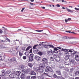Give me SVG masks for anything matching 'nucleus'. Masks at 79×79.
I'll list each match as a JSON object with an SVG mask.
<instances>
[{"instance_id":"53","label":"nucleus","mask_w":79,"mask_h":79,"mask_svg":"<svg viewBox=\"0 0 79 79\" xmlns=\"http://www.w3.org/2000/svg\"><path fill=\"white\" fill-rule=\"evenodd\" d=\"M62 2H64L65 3H66V1H64V0H61Z\"/></svg>"},{"instance_id":"15","label":"nucleus","mask_w":79,"mask_h":79,"mask_svg":"<svg viewBox=\"0 0 79 79\" xmlns=\"http://www.w3.org/2000/svg\"><path fill=\"white\" fill-rule=\"evenodd\" d=\"M60 57L59 56H57L56 58L55 59V61H57V62H58V61H60Z\"/></svg>"},{"instance_id":"28","label":"nucleus","mask_w":79,"mask_h":79,"mask_svg":"<svg viewBox=\"0 0 79 79\" xmlns=\"http://www.w3.org/2000/svg\"><path fill=\"white\" fill-rule=\"evenodd\" d=\"M36 77H37L35 76H32L31 77V79H36Z\"/></svg>"},{"instance_id":"14","label":"nucleus","mask_w":79,"mask_h":79,"mask_svg":"<svg viewBox=\"0 0 79 79\" xmlns=\"http://www.w3.org/2000/svg\"><path fill=\"white\" fill-rule=\"evenodd\" d=\"M56 74L59 76H61V71L60 70H57L56 71Z\"/></svg>"},{"instance_id":"33","label":"nucleus","mask_w":79,"mask_h":79,"mask_svg":"<svg viewBox=\"0 0 79 79\" xmlns=\"http://www.w3.org/2000/svg\"><path fill=\"white\" fill-rule=\"evenodd\" d=\"M10 73H11V71H10V70H8L6 71V74H9Z\"/></svg>"},{"instance_id":"45","label":"nucleus","mask_w":79,"mask_h":79,"mask_svg":"<svg viewBox=\"0 0 79 79\" xmlns=\"http://www.w3.org/2000/svg\"><path fill=\"white\" fill-rule=\"evenodd\" d=\"M39 45L40 46H41V47H42L44 46V44H43L42 43H41L40 44H39Z\"/></svg>"},{"instance_id":"48","label":"nucleus","mask_w":79,"mask_h":79,"mask_svg":"<svg viewBox=\"0 0 79 79\" xmlns=\"http://www.w3.org/2000/svg\"><path fill=\"white\" fill-rule=\"evenodd\" d=\"M53 56H54V58L55 59H56V57H57L58 56H57L56 55L54 54L53 55Z\"/></svg>"},{"instance_id":"13","label":"nucleus","mask_w":79,"mask_h":79,"mask_svg":"<svg viewBox=\"0 0 79 79\" xmlns=\"http://www.w3.org/2000/svg\"><path fill=\"white\" fill-rule=\"evenodd\" d=\"M15 74L14 73H11L9 75L10 78H12V79L13 78H15V77H14V76H15Z\"/></svg>"},{"instance_id":"40","label":"nucleus","mask_w":79,"mask_h":79,"mask_svg":"<svg viewBox=\"0 0 79 79\" xmlns=\"http://www.w3.org/2000/svg\"><path fill=\"white\" fill-rule=\"evenodd\" d=\"M63 73H64V75L65 76H67V75H68L67 73H66V72L65 71H64L63 72Z\"/></svg>"},{"instance_id":"12","label":"nucleus","mask_w":79,"mask_h":79,"mask_svg":"<svg viewBox=\"0 0 79 79\" xmlns=\"http://www.w3.org/2000/svg\"><path fill=\"white\" fill-rule=\"evenodd\" d=\"M35 59L37 61H40L41 60V58L37 56H35Z\"/></svg>"},{"instance_id":"32","label":"nucleus","mask_w":79,"mask_h":79,"mask_svg":"<svg viewBox=\"0 0 79 79\" xmlns=\"http://www.w3.org/2000/svg\"><path fill=\"white\" fill-rule=\"evenodd\" d=\"M40 67L42 68H45V64H43L40 66Z\"/></svg>"},{"instance_id":"52","label":"nucleus","mask_w":79,"mask_h":79,"mask_svg":"<svg viewBox=\"0 0 79 79\" xmlns=\"http://www.w3.org/2000/svg\"><path fill=\"white\" fill-rule=\"evenodd\" d=\"M53 76L55 78H56V77H57V76L55 74H54Z\"/></svg>"},{"instance_id":"22","label":"nucleus","mask_w":79,"mask_h":79,"mask_svg":"<svg viewBox=\"0 0 79 79\" xmlns=\"http://www.w3.org/2000/svg\"><path fill=\"white\" fill-rule=\"evenodd\" d=\"M20 74H21V72L20 71H17L16 72V75L18 76H19L20 75Z\"/></svg>"},{"instance_id":"50","label":"nucleus","mask_w":79,"mask_h":79,"mask_svg":"<svg viewBox=\"0 0 79 79\" xmlns=\"http://www.w3.org/2000/svg\"><path fill=\"white\" fill-rule=\"evenodd\" d=\"M74 29H76L75 31H78V28H76V27H75Z\"/></svg>"},{"instance_id":"54","label":"nucleus","mask_w":79,"mask_h":79,"mask_svg":"<svg viewBox=\"0 0 79 79\" xmlns=\"http://www.w3.org/2000/svg\"><path fill=\"white\" fill-rule=\"evenodd\" d=\"M65 70H66V71H67V72H69V69H65Z\"/></svg>"},{"instance_id":"59","label":"nucleus","mask_w":79,"mask_h":79,"mask_svg":"<svg viewBox=\"0 0 79 79\" xmlns=\"http://www.w3.org/2000/svg\"><path fill=\"white\" fill-rule=\"evenodd\" d=\"M25 8H22V10H21V11H22V12H23V11L24 10Z\"/></svg>"},{"instance_id":"21","label":"nucleus","mask_w":79,"mask_h":79,"mask_svg":"<svg viewBox=\"0 0 79 79\" xmlns=\"http://www.w3.org/2000/svg\"><path fill=\"white\" fill-rule=\"evenodd\" d=\"M65 9H66V10H67V11H68L69 13H73V11L71 10L70 9H69L67 8H66Z\"/></svg>"},{"instance_id":"39","label":"nucleus","mask_w":79,"mask_h":79,"mask_svg":"<svg viewBox=\"0 0 79 79\" xmlns=\"http://www.w3.org/2000/svg\"><path fill=\"white\" fill-rule=\"evenodd\" d=\"M28 66H29V67H30V68H32L33 65H32V64L30 63L28 64Z\"/></svg>"},{"instance_id":"24","label":"nucleus","mask_w":79,"mask_h":79,"mask_svg":"<svg viewBox=\"0 0 79 79\" xmlns=\"http://www.w3.org/2000/svg\"><path fill=\"white\" fill-rule=\"evenodd\" d=\"M74 52H73L72 53H71V56H74V55L75 54H76V53H77V51H74Z\"/></svg>"},{"instance_id":"17","label":"nucleus","mask_w":79,"mask_h":79,"mask_svg":"<svg viewBox=\"0 0 79 79\" xmlns=\"http://www.w3.org/2000/svg\"><path fill=\"white\" fill-rule=\"evenodd\" d=\"M2 75H1V76H5V74H6V72L5 71V70H2Z\"/></svg>"},{"instance_id":"34","label":"nucleus","mask_w":79,"mask_h":79,"mask_svg":"<svg viewBox=\"0 0 79 79\" xmlns=\"http://www.w3.org/2000/svg\"><path fill=\"white\" fill-rule=\"evenodd\" d=\"M11 60L13 61H16V58H15V57H14L12 58Z\"/></svg>"},{"instance_id":"9","label":"nucleus","mask_w":79,"mask_h":79,"mask_svg":"<svg viewBox=\"0 0 79 79\" xmlns=\"http://www.w3.org/2000/svg\"><path fill=\"white\" fill-rule=\"evenodd\" d=\"M46 68L48 69L49 72H51V73L53 72V69H52L50 66H48L46 67Z\"/></svg>"},{"instance_id":"55","label":"nucleus","mask_w":79,"mask_h":79,"mask_svg":"<svg viewBox=\"0 0 79 79\" xmlns=\"http://www.w3.org/2000/svg\"><path fill=\"white\" fill-rule=\"evenodd\" d=\"M67 20H68V21H71V18H69Z\"/></svg>"},{"instance_id":"8","label":"nucleus","mask_w":79,"mask_h":79,"mask_svg":"<svg viewBox=\"0 0 79 79\" xmlns=\"http://www.w3.org/2000/svg\"><path fill=\"white\" fill-rule=\"evenodd\" d=\"M36 70L37 72H39V73H42L44 71V69L39 67L37 68Z\"/></svg>"},{"instance_id":"43","label":"nucleus","mask_w":79,"mask_h":79,"mask_svg":"<svg viewBox=\"0 0 79 79\" xmlns=\"http://www.w3.org/2000/svg\"><path fill=\"white\" fill-rule=\"evenodd\" d=\"M48 46L49 47H50V48H54V46H53V45H48Z\"/></svg>"},{"instance_id":"25","label":"nucleus","mask_w":79,"mask_h":79,"mask_svg":"<svg viewBox=\"0 0 79 79\" xmlns=\"http://www.w3.org/2000/svg\"><path fill=\"white\" fill-rule=\"evenodd\" d=\"M57 79H64V78H63V77H62V76H58L57 77Z\"/></svg>"},{"instance_id":"20","label":"nucleus","mask_w":79,"mask_h":79,"mask_svg":"<svg viewBox=\"0 0 79 79\" xmlns=\"http://www.w3.org/2000/svg\"><path fill=\"white\" fill-rule=\"evenodd\" d=\"M75 76L78 75L79 76V71H77L74 73Z\"/></svg>"},{"instance_id":"35","label":"nucleus","mask_w":79,"mask_h":79,"mask_svg":"<svg viewBox=\"0 0 79 79\" xmlns=\"http://www.w3.org/2000/svg\"><path fill=\"white\" fill-rule=\"evenodd\" d=\"M38 53L40 55V56H41V55H43V53L42 52H39Z\"/></svg>"},{"instance_id":"56","label":"nucleus","mask_w":79,"mask_h":79,"mask_svg":"<svg viewBox=\"0 0 79 79\" xmlns=\"http://www.w3.org/2000/svg\"><path fill=\"white\" fill-rule=\"evenodd\" d=\"M65 32H69V33H71V32L69 31H65Z\"/></svg>"},{"instance_id":"27","label":"nucleus","mask_w":79,"mask_h":79,"mask_svg":"<svg viewBox=\"0 0 79 79\" xmlns=\"http://www.w3.org/2000/svg\"><path fill=\"white\" fill-rule=\"evenodd\" d=\"M19 68H21V69H24V68H25V67H24V65H21L20 66Z\"/></svg>"},{"instance_id":"30","label":"nucleus","mask_w":79,"mask_h":79,"mask_svg":"<svg viewBox=\"0 0 79 79\" xmlns=\"http://www.w3.org/2000/svg\"><path fill=\"white\" fill-rule=\"evenodd\" d=\"M31 48V47L30 46H28L26 49V51H27V50H29Z\"/></svg>"},{"instance_id":"61","label":"nucleus","mask_w":79,"mask_h":79,"mask_svg":"<svg viewBox=\"0 0 79 79\" xmlns=\"http://www.w3.org/2000/svg\"><path fill=\"white\" fill-rule=\"evenodd\" d=\"M65 23H67L68 21V20H67V19H65Z\"/></svg>"},{"instance_id":"23","label":"nucleus","mask_w":79,"mask_h":79,"mask_svg":"<svg viewBox=\"0 0 79 79\" xmlns=\"http://www.w3.org/2000/svg\"><path fill=\"white\" fill-rule=\"evenodd\" d=\"M5 59V57L4 56H0V60L3 61Z\"/></svg>"},{"instance_id":"42","label":"nucleus","mask_w":79,"mask_h":79,"mask_svg":"<svg viewBox=\"0 0 79 79\" xmlns=\"http://www.w3.org/2000/svg\"><path fill=\"white\" fill-rule=\"evenodd\" d=\"M27 58V57L26 56H23V60H26Z\"/></svg>"},{"instance_id":"38","label":"nucleus","mask_w":79,"mask_h":79,"mask_svg":"<svg viewBox=\"0 0 79 79\" xmlns=\"http://www.w3.org/2000/svg\"><path fill=\"white\" fill-rule=\"evenodd\" d=\"M35 31H36V32H42V31H43V30H37Z\"/></svg>"},{"instance_id":"19","label":"nucleus","mask_w":79,"mask_h":79,"mask_svg":"<svg viewBox=\"0 0 79 79\" xmlns=\"http://www.w3.org/2000/svg\"><path fill=\"white\" fill-rule=\"evenodd\" d=\"M65 53L66 55L67 56H70V55H71V53H69L68 52H66Z\"/></svg>"},{"instance_id":"3","label":"nucleus","mask_w":79,"mask_h":79,"mask_svg":"<svg viewBox=\"0 0 79 79\" xmlns=\"http://www.w3.org/2000/svg\"><path fill=\"white\" fill-rule=\"evenodd\" d=\"M28 58L30 61H32L34 59V54H30V56H28Z\"/></svg>"},{"instance_id":"6","label":"nucleus","mask_w":79,"mask_h":79,"mask_svg":"<svg viewBox=\"0 0 79 79\" xmlns=\"http://www.w3.org/2000/svg\"><path fill=\"white\" fill-rule=\"evenodd\" d=\"M53 51L51 49L50 51H49L47 52V55H48V56H52L53 55Z\"/></svg>"},{"instance_id":"1","label":"nucleus","mask_w":79,"mask_h":79,"mask_svg":"<svg viewBox=\"0 0 79 79\" xmlns=\"http://www.w3.org/2000/svg\"><path fill=\"white\" fill-rule=\"evenodd\" d=\"M65 60V65H69L71 64V59L69 58V56H66L64 58Z\"/></svg>"},{"instance_id":"29","label":"nucleus","mask_w":79,"mask_h":79,"mask_svg":"<svg viewBox=\"0 0 79 79\" xmlns=\"http://www.w3.org/2000/svg\"><path fill=\"white\" fill-rule=\"evenodd\" d=\"M37 46H39V45L38 44L35 45L33 46V49H34V50H35V49H36Z\"/></svg>"},{"instance_id":"2","label":"nucleus","mask_w":79,"mask_h":79,"mask_svg":"<svg viewBox=\"0 0 79 79\" xmlns=\"http://www.w3.org/2000/svg\"><path fill=\"white\" fill-rule=\"evenodd\" d=\"M74 69H75V67L74 66H73L72 68H71L70 69V72L69 73V74L71 76H73V73L74 72Z\"/></svg>"},{"instance_id":"57","label":"nucleus","mask_w":79,"mask_h":79,"mask_svg":"<svg viewBox=\"0 0 79 79\" xmlns=\"http://www.w3.org/2000/svg\"><path fill=\"white\" fill-rule=\"evenodd\" d=\"M56 6L57 7H60V5L59 4H57Z\"/></svg>"},{"instance_id":"36","label":"nucleus","mask_w":79,"mask_h":79,"mask_svg":"<svg viewBox=\"0 0 79 79\" xmlns=\"http://www.w3.org/2000/svg\"><path fill=\"white\" fill-rule=\"evenodd\" d=\"M19 55L20 56H21H21H23V54L21 52H19Z\"/></svg>"},{"instance_id":"26","label":"nucleus","mask_w":79,"mask_h":79,"mask_svg":"<svg viewBox=\"0 0 79 79\" xmlns=\"http://www.w3.org/2000/svg\"><path fill=\"white\" fill-rule=\"evenodd\" d=\"M30 71H31V69H27L26 70V74H27V73H29Z\"/></svg>"},{"instance_id":"10","label":"nucleus","mask_w":79,"mask_h":79,"mask_svg":"<svg viewBox=\"0 0 79 79\" xmlns=\"http://www.w3.org/2000/svg\"><path fill=\"white\" fill-rule=\"evenodd\" d=\"M42 61L44 64H47L48 63V60L47 59L44 58L42 59Z\"/></svg>"},{"instance_id":"49","label":"nucleus","mask_w":79,"mask_h":79,"mask_svg":"<svg viewBox=\"0 0 79 79\" xmlns=\"http://www.w3.org/2000/svg\"><path fill=\"white\" fill-rule=\"evenodd\" d=\"M3 33V31L2 30H0V34H2Z\"/></svg>"},{"instance_id":"60","label":"nucleus","mask_w":79,"mask_h":79,"mask_svg":"<svg viewBox=\"0 0 79 79\" xmlns=\"http://www.w3.org/2000/svg\"><path fill=\"white\" fill-rule=\"evenodd\" d=\"M75 79H79V77H76Z\"/></svg>"},{"instance_id":"16","label":"nucleus","mask_w":79,"mask_h":79,"mask_svg":"<svg viewBox=\"0 0 79 79\" xmlns=\"http://www.w3.org/2000/svg\"><path fill=\"white\" fill-rule=\"evenodd\" d=\"M30 74L31 75H35L36 74V73H35L34 71H31L30 72Z\"/></svg>"},{"instance_id":"46","label":"nucleus","mask_w":79,"mask_h":79,"mask_svg":"<svg viewBox=\"0 0 79 79\" xmlns=\"http://www.w3.org/2000/svg\"><path fill=\"white\" fill-rule=\"evenodd\" d=\"M6 40H7L8 42H10V40H9L7 38H6Z\"/></svg>"},{"instance_id":"18","label":"nucleus","mask_w":79,"mask_h":79,"mask_svg":"<svg viewBox=\"0 0 79 79\" xmlns=\"http://www.w3.org/2000/svg\"><path fill=\"white\" fill-rule=\"evenodd\" d=\"M25 78V75L23 73H22L21 75V76L20 77V78L21 79H24Z\"/></svg>"},{"instance_id":"41","label":"nucleus","mask_w":79,"mask_h":79,"mask_svg":"<svg viewBox=\"0 0 79 79\" xmlns=\"http://www.w3.org/2000/svg\"><path fill=\"white\" fill-rule=\"evenodd\" d=\"M26 49V47H22V50L24 51Z\"/></svg>"},{"instance_id":"64","label":"nucleus","mask_w":79,"mask_h":79,"mask_svg":"<svg viewBox=\"0 0 79 79\" xmlns=\"http://www.w3.org/2000/svg\"><path fill=\"white\" fill-rule=\"evenodd\" d=\"M71 62L72 63H74V60H71Z\"/></svg>"},{"instance_id":"63","label":"nucleus","mask_w":79,"mask_h":79,"mask_svg":"<svg viewBox=\"0 0 79 79\" xmlns=\"http://www.w3.org/2000/svg\"><path fill=\"white\" fill-rule=\"evenodd\" d=\"M68 79H74V78L73 77H69Z\"/></svg>"},{"instance_id":"47","label":"nucleus","mask_w":79,"mask_h":79,"mask_svg":"<svg viewBox=\"0 0 79 79\" xmlns=\"http://www.w3.org/2000/svg\"><path fill=\"white\" fill-rule=\"evenodd\" d=\"M48 45H44V47L45 48H48Z\"/></svg>"},{"instance_id":"4","label":"nucleus","mask_w":79,"mask_h":79,"mask_svg":"<svg viewBox=\"0 0 79 79\" xmlns=\"http://www.w3.org/2000/svg\"><path fill=\"white\" fill-rule=\"evenodd\" d=\"M73 50V49H63V48H62L61 49V51H63L64 52H65V53H66V52H71V53H72L73 51L71 50Z\"/></svg>"},{"instance_id":"37","label":"nucleus","mask_w":79,"mask_h":79,"mask_svg":"<svg viewBox=\"0 0 79 79\" xmlns=\"http://www.w3.org/2000/svg\"><path fill=\"white\" fill-rule=\"evenodd\" d=\"M0 48H6V47L4 46H3L2 45V46H0Z\"/></svg>"},{"instance_id":"62","label":"nucleus","mask_w":79,"mask_h":79,"mask_svg":"<svg viewBox=\"0 0 79 79\" xmlns=\"http://www.w3.org/2000/svg\"><path fill=\"white\" fill-rule=\"evenodd\" d=\"M41 8L42 9H45V7H41Z\"/></svg>"},{"instance_id":"58","label":"nucleus","mask_w":79,"mask_h":79,"mask_svg":"<svg viewBox=\"0 0 79 79\" xmlns=\"http://www.w3.org/2000/svg\"><path fill=\"white\" fill-rule=\"evenodd\" d=\"M30 77H30V76H29L27 77V79H30Z\"/></svg>"},{"instance_id":"51","label":"nucleus","mask_w":79,"mask_h":79,"mask_svg":"<svg viewBox=\"0 0 79 79\" xmlns=\"http://www.w3.org/2000/svg\"><path fill=\"white\" fill-rule=\"evenodd\" d=\"M75 10H77L78 11H79V8H77L76 7L75 8Z\"/></svg>"},{"instance_id":"11","label":"nucleus","mask_w":79,"mask_h":79,"mask_svg":"<svg viewBox=\"0 0 79 79\" xmlns=\"http://www.w3.org/2000/svg\"><path fill=\"white\" fill-rule=\"evenodd\" d=\"M45 72H46V73H44V74H45V75H46V76H48L49 77H50V75H49V73H48V69H45Z\"/></svg>"},{"instance_id":"5","label":"nucleus","mask_w":79,"mask_h":79,"mask_svg":"<svg viewBox=\"0 0 79 79\" xmlns=\"http://www.w3.org/2000/svg\"><path fill=\"white\" fill-rule=\"evenodd\" d=\"M61 51L59 50L57 48H55L54 49V51L53 52V53H60Z\"/></svg>"},{"instance_id":"7","label":"nucleus","mask_w":79,"mask_h":79,"mask_svg":"<svg viewBox=\"0 0 79 79\" xmlns=\"http://www.w3.org/2000/svg\"><path fill=\"white\" fill-rule=\"evenodd\" d=\"M75 59L76 61L79 62V53L78 52L76 54Z\"/></svg>"},{"instance_id":"44","label":"nucleus","mask_w":79,"mask_h":79,"mask_svg":"<svg viewBox=\"0 0 79 79\" xmlns=\"http://www.w3.org/2000/svg\"><path fill=\"white\" fill-rule=\"evenodd\" d=\"M50 60L51 61H54V58L52 57H50Z\"/></svg>"},{"instance_id":"31","label":"nucleus","mask_w":79,"mask_h":79,"mask_svg":"<svg viewBox=\"0 0 79 79\" xmlns=\"http://www.w3.org/2000/svg\"><path fill=\"white\" fill-rule=\"evenodd\" d=\"M22 72L23 73H24V74H26V70L23 69L22 70Z\"/></svg>"}]
</instances>
